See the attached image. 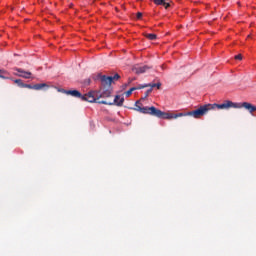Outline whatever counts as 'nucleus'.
I'll return each mask as SVG.
<instances>
[{
  "label": "nucleus",
  "instance_id": "1",
  "mask_svg": "<svg viewBox=\"0 0 256 256\" xmlns=\"http://www.w3.org/2000/svg\"><path fill=\"white\" fill-rule=\"evenodd\" d=\"M136 105V111H139V113H143L144 115H154V117H158V119H177L178 117H183V112L180 113H172V112H163L155 106L151 107H143V104H141V101H137L135 103Z\"/></svg>",
  "mask_w": 256,
  "mask_h": 256
},
{
  "label": "nucleus",
  "instance_id": "13",
  "mask_svg": "<svg viewBox=\"0 0 256 256\" xmlns=\"http://www.w3.org/2000/svg\"><path fill=\"white\" fill-rule=\"evenodd\" d=\"M0 79H9V72L4 69H0Z\"/></svg>",
  "mask_w": 256,
  "mask_h": 256
},
{
  "label": "nucleus",
  "instance_id": "5",
  "mask_svg": "<svg viewBox=\"0 0 256 256\" xmlns=\"http://www.w3.org/2000/svg\"><path fill=\"white\" fill-rule=\"evenodd\" d=\"M101 84L102 85H107L108 87H111V83H113V81H117L119 80V74H115L114 76H105V75H98Z\"/></svg>",
  "mask_w": 256,
  "mask_h": 256
},
{
  "label": "nucleus",
  "instance_id": "18",
  "mask_svg": "<svg viewBox=\"0 0 256 256\" xmlns=\"http://www.w3.org/2000/svg\"><path fill=\"white\" fill-rule=\"evenodd\" d=\"M136 17H137V19H141L143 17V14L141 12H138Z\"/></svg>",
  "mask_w": 256,
  "mask_h": 256
},
{
  "label": "nucleus",
  "instance_id": "6",
  "mask_svg": "<svg viewBox=\"0 0 256 256\" xmlns=\"http://www.w3.org/2000/svg\"><path fill=\"white\" fill-rule=\"evenodd\" d=\"M99 99V92L92 91L85 95H82V101H88V103H97Z\"/></svg>",
  "mask_w": 256,
  "mask_h": 256
},
{
  "label": "nucleus",
  "instance_id": "2",
  "mask_svg": "<svg viewBox=\"0 0 256 256\" xmlns=\"http://www.w3.org/2000/svg\"><path fill=\"white\" fill-rule=\"evenodd\" d=\"M225 107L226 106L223 104H205L194 111L182 113V117H194V119H201V117H203V115H206L208 111H211L213 109H225Z\"/></svg>",
  "mask_w": 256,
  "mask_h": 256
},
{
  "label": "nucleus",
  "instance_id": "16",
  "mask_svg": "<svg viewBox=\"0 0 256 256\" xmlns=\"http://www.w3.org/2000/svg\"><path fill=\"white\" fill-rule=\"evenodd\" d=\"M144 85H148V87H152V88L157 87V89L161 88V84L160 83H158V84H144Z\"/></svg>",
  "mask_w": 256,
  "mask_h": 256
},
{
  "label": "nucleus",
  "instance_id": "17",
  "mask_svg": "<svg viewBox=\"0 0 256 256\" xmlns=\"http://www.w3.org/2000/svg\"><path fill=\"white\" fill-rule=\"evenodd\" d=\"M235 59L241 61L243 59V56L241 54H238L235 56Z\"/></svg>",
  "mask_w": 256,
  "mask_h": 256
},
{
  "label": "nucleus",
  "instance_id": "11",
  "mask_svg": "<svg viewBox=\"0 0 256 256\" xmlns=\"http://www.w3.org/2000/svg\"><path fill=\"white\" fill-rule=\"evenodd\" d=\"M67 95H71L72 97H78V99H82L83 95L78 90H69L66 91Z\"/></svg>",
  "mask_w": 256,
  "mask_h": 256
},
{
  "label": "nucleus",
  "instance_id": "7",
  "mask_svg": "<svg viewBox=\"0 0 256 256\" xmlns=\"http://www.w3.org/2000/svg\"><path fill=\"white\" fill-rule=\"evenodd\" d=\"M98 103L102 105H116L117 107H123V103H125V97L123 95H116L113 102L107 103L105 101H100Z\"/></svg>",
  "mask_w": 256,
  "mask_h": 256
},
{
  "label": "nucleus",
  "instance_id": "15",
  "mask_svg": "<svg viewBox=\"0 0 256 256\" xmlns=\"http://www.w3.org/2000/svg\"><path fill=\"white\" fill-rule=\"evenodd\" d=\"M146 38L149 39L150 41H155L157 39L156 34H146Z\"/></svg>",
  "mask_w": 256,
  "mask_h": 256
},
{
  "label": "nucleus",
  "instance_id": "4",
  "mask_svg": "<svg viewBox=\"0 0 256 256\" xmlns=\"http://www.w3.org/2000/svg\"><path fill=\"white\" fill-rule=\"evenodd\" d=\"M14 83H16V85H18V87H22L24 89H35L36 91H40V89H43V87H47V84H45V83L35 84V85L25 84V83H23V80H21V79H15Z\"/></svg>",
  "mask_w": 256,
  "mask_h": 256
},
{
  "label": "nucleus",
  "instance_id": "14",
  "mask_svg": "<svg viewBox=\"0 0 256 256\" xmlns=\"http://www.w3.org/2000/svg\"><path fill=\"white\" fill-rule=\"evenodd\" d=\"M98 97H99V99L111 97V91L106 90V91L102 92L100 95H98Z\"/></svg>",
  "mask_w": 256,
  "mask_h": 256
},
{
  "label": "nucleus",
  "instance_id": "12",
  "mask_svg": "<svg viewBox=\"0 0 256 256\" xmlns=\"http://www.w3.org/2000/svg\"><path fill=\"white\" fill-rule=\"evenodd\" d=\"M153 3L155 5H162V7H165V9H169L170 7L169 2H166V0H154Z\"/></svg>",
  "mask_w": 256,
  "mask_h": 256
},
{
  "label": "nucleus",
  "instance_id": "9",
  "mask_svg": "<svg viewBox=\"0 0 256 256\" xmlns=\"http://www.w3.org/2000/svg\"><path fill=\"white\" fill-rule=\"evenodd\" d=\"M145 87H149V85L140 84V85H138V86H136V87H132V88H130V89L125 93V95H126V97H131V95H133V91H137V90H139V89H145Z\"/></svg>",
  "mask_w": 256,
  "mask_h": 256
},
{
  "label": "nucleus",
  "instance_id": "10",
  "mask_svg": "<svg viewBox=\"0 0 256 256\" xmlns=\"http://www.w3.org/2000/svg\"><path fill=\"white\" fill-rule=\"evenodd\" d=\"M148 66H136L133 68V71L137 74L140 75V73H145L147 71Z\"/></svg>",
  "mask_w": 256,
  "mask_h": 256
},
{
  "label": "nucleus",
  "instance_id": "8",
  "mask_svg": "<svg viewBox=\"0 0 256 256\" xmlns=\"http://www.w3.org/2000/svg\"><path fill=\"white\" fill-rule=\"evenodd\" d=\"M14 71H17V73H14L16 77H22V79H31L32 73L29 71H25L21 68H14Z\"/></svg>",
  "mask_w": 256,
  "mask_h": 256
},
{
  "label": "nucleus",
  "instance_id": "3",
  "mask_svg": "<svg viewBox=\"0 0 256 256\" xmlns=\"http://www.w3.org/2000/svg\"><path fill=\"white\" fill-rule=\"evenodd\" d=\"M222 105L226 106L224 109H241V107H244V109H247L248 111H250L251 113H253L254 111H256V107L254 105H252L249 102H244V103H234L230 100H226L225 102L222 103Z\"/></svg>",
  "mask_w": 256,
  "mask_h": 256
},
{
  "label": "nucleus",
  "instance_id": "19",
  "mask_svg": "<svg viewBox=\"0 0 256 256\" xmlns=\"http://www.w3.org/2000/svg\"><path fill=\"white\" fill-rule=\"evenodd\" d=\"M133 81H135V78H129L128 79V83H133Z\"/></svg>",
  "mask_w": 256,
  "mask_h": 256
}]
</instances>
